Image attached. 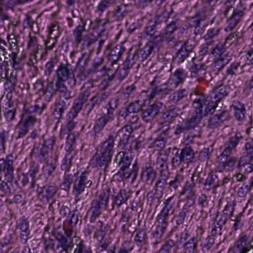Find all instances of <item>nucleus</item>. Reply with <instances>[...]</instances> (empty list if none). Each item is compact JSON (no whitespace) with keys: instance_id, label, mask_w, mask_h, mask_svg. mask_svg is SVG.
<instances>
[{"instance_id":"obj_1","label":"nucleus","mask_w":253,"mask_h":253,"mask_svg":"<svg viewBox=\"0 0 253 253\" xmlns=\"http://www.w3.org/2000/svg\"><path fill=\"white\" fill-rule=\"evenodd\" d=\"M187 77V72L182 68L177 69L171 72L167 81H166L163 75H157L149 83L150 98L168 94L169 91L173 90L182 84Z\"/></svg>"},{"instance_id":"obj_2","label":"nucleus","mask_w":253,"mask_h":253,"mask_svg":"<svg viewBox=\"0 0 253 253\" xmlns=\"http://www.w3.org/2000/svg\"><path fill=\"white\" fill-rule=\"evenodd\" d=\"M193 106L195 109V116H200L201 120L203 116L212 114L217 106L218 101L211 98V95L206 96L203 94L194 92L191 94Z\"/></svg>"},{"instance_id":"obj_3","label":"nucleus","mask_w":253,"mask_h":253,"mask_svg":"<svg viewBox=\"0 0 253 253\" xmlns=\"http://www.w3.org/2000/svg\"><path fill=\"white\" fill-rule=\"evenodd\" d=\"M115 161L118 163L119 166H121L119 173L123 178L128 179L131 177L133 181L135 180L137 176L139 167L135 161L132 165L131 171H128L127 169L132 161V158L128 153L123 151L120 152L117 155Z\"/></svg>"},{"instance_id":"obj_4","label":"nucleus","mask_w":253,"mask_h":253,"mask_svg":"<svg viewBox=\"0 0 253 253\" xmlns=\"http://www.w3.org/2000/svg\"><path fill=\"white\" fill-rule=\"evenodd\" d=\"M219 0H207L202 7L196 11L195 19L194 20L195 28L202 29L206 26L207 19L209 18L212 14L214 6Z\"/></svg>"},{"instance_id":"obj_5","label":"nucleus","mask_w":253,"mask_h":253,"mask_svg":"<svg viewBox=\"0 0 253 253\" xmlns=\"http://www.w3.org/2000/svg\"><path fill=\"white\" fill-rule=\"evenodd\" d=\"M52 234L57 241L55 253H61L65 252L66 253H70L74 248V244L64 229L63 228L54 229Z\"/></svg>"},{"instance_id":"obj_6","label":"nucleus","mask_w":253,"mask_h":253,"mask_svg":"<svg viewBox=\"0 0 253 253\" xmlns=\"http://www.w3.org/2000/svg\"><path fill=\"white\" fill-rule=\"evenodd\" d=\"M56 75L57 79L55 84H64L65 82L68 81V84L71 87L76 85V80L70 64L61 63L56 71Z\"/></svg>"},{"instance_id":"obj_7","label":"nucleus","mask_w":253,"mask_h":253,"mask_svg":"<svg viewBox=\"0 0 253 253\" xmlns=\"http://www.w3.org/2000/svg\"><path fill=\"white\" fill-rule=\"evenodd\" d=\"M177 151L171 160V165L173 167L177 168L183 163L189 164L193 161L195 158L194 150L190 146H186L180 151L174 148Z\"/></svg>"},{"instance_id":"obj_8","label":"nucleus","mask_w":253,"mask_h":253,"mask_svg":"<svg viewBox=\"0 0 253 253\" xmlns=\"http://www.w3.org/2000/svg\"><path fill=\"white\" fill-rule=\"evenodd\" d=\"M92 177L89 173L82 172L75 180L73 185V193L76 197H79L85 189L90 187L92 184Z\"/></svg>"},{"instance_id":"obj_9","label":"nucleus","mask_w":253,"mask_h":253,"mask_svg":"<svg viewBox=\"0 0 253 253\" xmlns=\"http://www.w3.org/2000/svg\"><path fill=\"white\" fill-rule=\"evenodd\" d=\"M246 6L243 2L239 0L236 7L233 10V13L231 17L227 21V26L224 30L226 32H229L233 30L240 21L245 14Z\"/></svg>"},{"instance_id":"obj_10","label":"nucleus","mask_w":253,"mask_h":253,"mask_svg":"<svg viewBox=\"0 0 253 253\" xmlns=\"http://www.w3.org/2000/svg\"><path fill=\"white\" fill-rule=\"evenodd\" d=\"M243 139V137L240 132H236L234 135L230 137L223 145V150L219 156L221 159H227L233 152H236V147Z\"/></svg>"},{"instance_id":"obj_11","label":"nucleus","mask_w":253,"mask_h":253,"mask_svg":"<svg viewBox=\"0 0 253 253\" xmlns=\"http://www.w3.org/2000/svg\"><path fill=\"white\" fill-rule=\"evenodd\" d=\"M118 136V132L113 130L110 132L99 146V153H104L113 156L115 153V142Z\"/></svg>"},{"instance_id":"obj_12","label":"nucleus","mask_w":253,"mask_h":253,"mask_svg":"<svg viewBox=\"0 0 253 253\" xmlns=\"http://www.w3.org/2000/svg\"><path fill=\"white\" fill-rule=\"evenodd\" d=\"M250 238L247 232H242L239 235L233 245L238 253H253V245H251Z\"/></svg>"},{"instance_id":"obj_13","label":"nucleus","mask_w":253,"mask_h":253,"mask_svg":"<svg viewBox=\"0 0 253 253\" xmlns=\"http://www.w3.org/2000/svg\"><path fill=\"white\" fill-rule=\"evenodd\" d=\"M126 11V8L125 5L121 4L117 5L113 10L107 12L104 19L105 22L102 24V26H104L111 23L122 20L125 17Z\"/></svg>"},{"instance_id":"obj_14","label":"nucleus","mask_w":253,"mask_h":253,"mask_svg":"<svg viewBox=\"0 0 253 253\" xmlns=\"http://www.w3.org/2000/svg\"><path fill=\"white\" fill-rule=\"evenodd\" d=\"M200 121V116H195L193 114L189 120H183L182 122L178 123L176 126L174 133L176 135L184 133L194 128Z\"/></svg>"},{"instance_id":"obj_15","label":"nucleus","mask_w":253,"mask_h":253,"mask_svg":"<svg viewBox=\"0 0 253 253\" xmlns=\"http://www.w3.org/2000/svg\"><path fill=\"white\" fill-rule=\"evenodd\" d=\"M13 156L7 155L5 159H0V170L4 173V176L8 181H12L14 178V167Z\"/></svg>"},{"instance_id":"obj_16","label":"nucleus","mask_w":253,"mask_h":253,"mask_svg":"<svg viewBox=\"0 0 253 253\" xmlns=\"http://www.w3.org/2000/svg\"><path fill=\"white\" fill-rule=\"evenodd\" d=\"M125 50V48L121 45H117L111 49L109 54V64L111 67L108 68V70L116 71L119 68L117 62Z\"/></svg>"},{"instance_id":"obj_17","label":"nucleus","mask_w":253,"mask_h":253,"mask_svg":"<svg viewBox=\"0 0 253 253\" xmlns=\"http://www.w3.org/2000/svg\"><path fill=\"white\" fill-rule=\"evenodd\" d=\"M113 156L104 153H96L91 159V162L94 167L106 170L109 168Z\"/></svg>"},{"instance_id":"obj_18","label":"nucleus","mask_w":253,"mask_h":253,"mask_svg":"<svg viewBox=\"0 0 253 253\" xmlns=\"http://www.w3.org/2000/svg\"><path fill=\"white\" fill-rule=\"evenodd\" d=\"M195 46V42L194 41L187 40L177 52V57L178 58V61L182 62L189 56L193 59L195 57V52L193 51Z\"/></svg>"},{"instance_id":"obj_19","label":"nucleus","mask_w":253,"mask_h":253,"mask_svg":"<svg viewBox=\"0 0 253 253\" xmlns=\"http://www.w3.org/2000/svg\"><path fill=\"white\" fill-rule=\"evenodd\" d=\"M163 104L160 102H154L150 105L142 112V118L146 122H149L153 120L157 116L162 108Z\"/></svg>"},{"instance_id":"obj_20","label":"nucleus","mask_w":253,"mask_h":253,"mask_svg":"<svg viewBox=\"0 0 253 253\" xmlns=\"http://www.w3.org/2000/svg\"><path fill=\"white\" fill-rule=\"evenodd\" d=\"M58 190V187L55 183H50L44 186L39 193V197L44 204H47L53 198Z\"/></svg>"},{"instance_id":"obj_21","label":"nucleus","mask_w":253,"mask_h":253,"mask_svg":"<svg viewBox=\"0 0 253 253\" xmlns=\"http://www.w3.org/2000/svg\"><path fill=\"white\" fill-rule=\"evenodd\" d=\"M228 113L222 111L211 117L208 120V127L214 129L220 126L224 121L228 118Z\"/></svg>"},{"instance_id":"obj_22","label":"nucleus","mask_w":253,"mask_h":253,"mask_svg":"<svg viewBox=\"0 0 253 253\" xmlns=\"http://www.w3.org/2000/svg\"><path fill=\"white\" fill-rule=\"evenodd\" d=\"M31 154L34 155L35 158L41 163L47 161L49 158H52L55 155L52 154V151H50L49 148L42 145L41 147L34 148Z\"/></svg>"},{"instance_id":"obj_23","label":"nucleus","mask_w":253,"mask_h":253,"mask_svg":"<svg viewBox=\"0 0 253 253\" xmlns=\"http://www.w3.org/2000/svg\"><path fill=\"white\" fill-rule=\"evenodd\" d=\"M81 21L82 25H79L77 26L73 31L74 42L77 45H79L81 43V41L84 38V35H83V33L85 30L87 22L88 21L89 22V28H91V24H93V22L90 18L85 19L81 17Z\"/></svg>"},{"instance_id":"obj_24","label":"nucleus","mask_w":253,"mask_h":253,"mask_svg":"<svg viewBox=\"0 0 253 253\" xmlns=\"http://www.w3.org/2000/svg\"><path fill=\"white\" fill-rule=\"evenodd\" d=\"M190 72L192 78H197L199 80L210 79V73L207 71L204 64H194L191 66Z\"/></svg>"},{"instance_id":"obj_25","label":"nucleus","mask_w":253,"mask_h":253,"mask_svg":"<svg viewBox=\"0 0 253 253\" xmlns=\"http://www.w3.org/2000/svg\"><path fill=\"white\" fill-rule=\"evenodd\" d=\"M253 160L247 158V156L239 158L236 165L237 168L246 175L253 173Z\"/></svg>"},{"instance_id":"obj_26","label":"nucleus","mask_w":253,"mask_h":253,"mask_svg":"<svg viewBox=\"0 0 253 253\" xmlns=\"http://www.w3.org/2000/svg\"><path fill=\"white\" fill-rule=\"evenodd\" d=\"M229 90L228 86L220 84L217 87H214L211 92L210 95H211V98L219 102L228 94Z\"/></svg>"},{"instance_id":"obj_27","label":"nucleus","mask_w":253,"mask_h":253,"mask_svg":"<svg viewBox=\"0 0 253 253\" xmlns=\"http://www.w3.org/2000/svg\"><path fill=\"white\" fill-rule=\"evenodd\" d=\"M153 50V44L148 43L143 47L136 50L134 53L140 63L147 59Z\"/></svg>"},{"instance_id":"obj_28","label":"nucleus","mask_w":253,"mask_h":253,"mask_svg":"<svg viewBox=\"0 0 253 253\" xmlns=\"http://www.w3.org/2000/svg\"><path fill=\"white\" fill-rule=\"evenodd\" d=\"M116 4V0H100L95 7L94 13L96 16L103 17L105 10Z\"/></svg>"},{"instance_id":"obj_29","label":"nucleus","mask_w":253,"mask_h":253,"mask_svg":"<svg viewBox=\"0 0 253 253\" xmlns=\"http://www.w3.org/2000/svg\"><path fill=\"white\" fill-rule=\"evenodd\" d=\"M130 197V193L125 189H121L119 192L114 197L112 204L113 208L115 206L119 208L124 203H126Z\"/></svg>"},{"instance_id":"obj_30","label":"nucleus","mask_w":253,"mask_h":253,"mask_svg":"<svg viewBox=\"0 0 253 253\" xmlns=\"http://www.w3.org/2000/svg\"><path fill=\"white\" fill-rule=\"evenodd\" d=\"M0 81L5 80L4 83V87L5 89L9 90L10 91L13 90L17 83V71L12 70L9 76L7 74L6 77L4 79H1L0 78Z\"/></svg>"},{"instance_id":"obj_31","label":"nucleus","mask_w":253,"mask_h":253,"mask_svg":"<svg viewBox=\"0 0 253 253\" xmlns=\"http://www.w3.org/2000/svg\"><path fill=\"white\" fill-rule=\"evenodd\" d=\"M38 121L35 114L24 110L20 122L29 128L33 127Z\"/></svg>"},{"instance_id":"obj_32","label":"nucleus","mask_w":253,"mask_h":253,"mask_svg":"<svg viewBox=\"0 0 253 253\" xmlns=\"http://www.w3.org/2000/svg\"><path fill=\"white\" fill-rule=\"evenodd\" d=\"M156 175L157 172L154 170L150 164H146L142 169L141 176L143 178H145L146 182L152 183Z\"/></svg>"},{"instance_id":"obj_33","label":"nucleus","mask_w":253,"mask_h":253,"mask_svg":"<svg viewBox=\"0 0 253 253\" xmlns=\"http://www.w3.org/2000/svg\"><path fill=\"white\" fill-rule=\"evenodd\" d=\"M226 218L216 215L215 221L212 224L211 234L213 236L221 235L222 226L226 223Z\"/></svg>"},{"instance_id":"obj_34","label":"nucleus","mask_w":253,"mask_h":253,"mask_svg":"<svg viewBox=\"0 0 253 253\" xmlns=\"http://www.w3.org/2000/svg\"><path fill=\"white\" fill-rule=\"evenodd\" d=\"M187 94L188 91L186 89H179L169 96V101L171 104H178Z\"/></svg>"},{"instance_id":"obj_35","label":"nucleus","mask_w":253,"mask_h":253,"mask_svg":"<svg viewBox=\"0 0 253 253\" xmlns=\"http://www.w3.org/2000/svg\"><path fill=\"white\" fill-rule=\"evenodd\" d=\"M204 188L209 191L219 186L217 175L215 173L210 172L204 183Z\"/></svg>"},{"instance_id":"obj_36","label":"nucleus","mask_w":253,"mask_h":253,"mask_svg":"<svg viewBox=\"0 0 253 253\" xmlns=\"http://www.w3.org/2000/svg\"><path fill=\"white\" fill-rule=\"evenodd\" d=\"M110 195V189L106 188L103 189L96 197L95 200H93L96 203L101 205L102 207L107 208Z\"/></svg>"},{"instance_id":"obj_37","label":"nucleus","mask_w":253,"mask_h":253,"mask_svg":"<svg viewBox=\"0 0 253 253\" xmlns=\"http://www.w3.org/2000/svg\"><path fill=\"white\" fill-rule=\"evenodd\" d=\"M84 103V101L79 97L76 99L74 100L71 110L68 113L69 118L73 119L76 117L78 113L82 110Z\"/></svg>"},{"instance_id":"obj_38","label":"nucleus","mask_w":253,"mask_h":253,"mask_svg":"<svg viewBox=\"0 0 253 253\" xmlns=\"http://www.w3.org/2000/svg\"><path fill=\"white\" fill-rule=\"evenodd\" d=\"M245 64H241L240 62H234L232 63L226 70L228 75H239L244 72Z\"/></svg>"},{"instance_id":"obj_39","label":"nucleus","mask_w":253,"mask_h":253,"mask_svg":"<svg viewBox=\"0 0 253 253\" xmlns=\"http://www.w3.org/2000/svg\"><path fill=\"white\" fill-rule=\"evenodd\" d=\"M106 209L105 207H102L99 204L93 201L91 203L90 208V211L91 214L90 217V221L91 222H93L96 218L98 217L101 213L102 210H104Z\"/></svg>"},{"instance_id":"obj_40","label":"nucleus","mask_w":253,"mask_h":253,"mask_svg":"<svg viewBox=\"0 0 253 253\" xmlns=\"http://www.w3.org/2000/svg\"><path fill=\"white\" fill-rule=\"evenodd\" d=\"M222 28L219 26L211 27L207 31L204 36V39L206 41H212L214 40L220 35Z\"/></svg>"},{"instance_id":"obj_41","label":"nucleus","mask_w":253,"mask_h":253,"mask_svg":"<svg viewBox=\"0 0 253 253\" xmlns=\"http://www.w3.org/2000/svg\"><path fill=\"white\" fill-rule=\"evenodd\" d=\"M179 25L178 22L177 20H173L168 24L165 29L164 33L169 40H172V43L175 44V38L172 36V33L177 29Z\"/></svg>"},{"instance_id":"obj_42","label":"nucleus","mask_w":253,"mask_h":253,"mask_svg":"<svg viewBox=\"0 0 253 253\" xmlns=\"http://www.w3.org/2000/svg\"><path fill=\"white\" fill-rule=\"evenodd\" d=\"M67 109L66 103L64 100L59 101L56 104L55 109L52 113V116L55 119L59 120L65 111Z\"/></svg>"},{"instance_id":"obj_43","label":"nucleus","mask_w":253,"mask_h":253,"mask_svg":"<svg viewBox=\"0 0 253 253\" xmlns=\"http://www.w3.org/2000/svg\"><path fill=\"white\" fill-rule=\"evenodd\" d=\"M168 224V222H162L158 220L156 228L152 233V236L157 239H162V236L166 230Z\"/></svg>"},{"instance_id":"obj_44","label":"nucleus","mask_w":253,"mask_h":253,"mask_svg":"<svg viewBox=\"0 0 253 253\" xmlns=\"http://www.w3.org/2000/svg\"><path fill=\"white\" fill-rule=\"evenodd\" d=\"M200 239L193 237L184 244V253H194L197 248L198 242Z\"/></svg>"},{"instance_id":"obj_45","label":"nucleus","mask_w":253,"mask_h":253,"mask_svg":"<svg viewBox=\"0 0 253 253\" xmlns=\"http://www.w3.org/2000/svg\"><path fill=\"white\" fill-rule=\"evenodd\" d=\"M238 159L235 156L229 157L228 159L221 164L223 170L227 172L232 171L236 167V164H237Z\"/></svg>"},{"instance_id":"obj_46","label":"nucleus","mask_w":253,"mask_h":253,"mask_svg":"<svg viewBox=\"0 0 253 253\" xmlns=\"http://www.w3.org/2000/svg\"><path fill=\"white\" fill-rule=\"evenodd\" d=\"M41 46L38 44V41L36 36H29L27 48L31 52V54H37L39 53V50Z\"/></svg>"},{"instance_id":"obj_47","label":"nucleus","mask_w":253,"mask_h":253,"mask_svg":"<svg viewBox=\"0 0 253 253\" xmlns=\"http://www.w3.org/2000/svg\"><path fill=\"white\" fill-rule=\"evenodd\" d=\"M240 38L239 32L236 31L229 34L226 38L224 43L227 47L231 45L236 46L238 44Z\"/></svg>"},{"instance_id":"obj_48","label":"nucleus","mask_w":253,"mask_h":253,"mask_svg":"<svg viewBox=\"0 0 253 253\" xmlns=\"http://www.w3.org/2000/svg\"><path fill=\"white\" fill-rule=\"evenodd\" d=\"M56 90L60 93V96L66 100H68L73 97L71 92L68 90L64 84H55Z\"/></svg>"},{"instance_id":"obj_49","label":"nucleus","mask_w":253,"mask_h":253,"mask_svg":"<svg viewBox=\"0 0 253 253\" xmlns=\"http://www.w3.org/2000/svg\"><path fill=\"white\" fill-rule=\"evenodd\" d=\"M168 157L166 154H160L154 165L156 169L159 170L163 169H168Z\"/></svg>"},{"instance_id":"obj_50","label":"nucleus","mask_w":253,"mask_h":253,"mask_svg":"<svg viewBox=\"0 0 253 253\" xmlns=\"http://www.w3.org/2000/svg\"><path fill=\"white\" fill-rule=\"evenodd\" d=\"M168 15L169 12L167 11L157 14L153 18L150 20V24H153L155 27H157L163 23L167 21Z\"/></svg>"},{"instance_id":"obj_51","label":"nucleus","mask_w":253,"mask_h":253,"mask_svg":"<svg viewBox=\"0 0 253 253\" xmlns=\"http://www.w3.org/2000/svg\"><path fill=\"white\" fill-rule=\"evenodd\" d=\"M74 156L71 151H68L65 155L64 159L62 160L61 165L62 170L70 171V168L72 165V161Z\"/></svg>"},{"instance_id":"obj_52","label":"nucleus","mask_w":253,"mask_h":253,"mask_svg":"<svg viewBox=\"0 0 253 253\" xmlns=\"http://www.w3.org/2000/svg\"><path fill=\"white\" fill-rule=\"evenodd\" d=\"M180 113L181 111L179 108L174 107L167 110L164 113V118L167 122H172Z\"/></svg>"},{"instance_id":"obj_53","label":"nucleus","mask_w":253,"mask_h":253,"mask_svg":"<svg viewBox=\"0 0 253 253\" xmlns=\"http://www.w3.org/2000/svg\"><path fill=\"white\" fill-rule=\"evenodd\" d=\"M7 40L9 44V50L11 51L15 52H19V46L18 45V42L15 36V35H7Z\"/></svg>"},{"instance_id":"obj_54","label":"nucleus","mask_w":253,"mask_h":253,"mask_svg":"<svg viewBox=\"0 0 253 253\" xmlns=\"http://www.w3.org/2000/svg\"><path fill=\"white\" fill-rule=\"evenodd\" d=\"M105 126L106 125L99 118L96 120L93 128V132L95 138L102 137L103 135L102 131Z\"/></svg>"},{"instance_id":"obj_55","label":"nucleus","mask_w":253,"mask_h":253,"mask_svg":"<svg viewBox=\"0 0 253 253\" xmlns=\"http://www.w3.org/2000/svg\"><path fill=\"white\" fill-rule=\"evenodd\" d=\"M137 64V67H138L140 65V63L137 59L136 56H135V54L133 53V54H129L126 60H125L123 66L126 68V69H130L135 65Z\"/></svg>"},{"instance_id":"obj_56","label":"nucleus","mask_w":253,"mask_h":253,"mask_svg":"<svg viewBox=\"0 0 253 253\" xmlns=\"http://www.w3.org/2000/svg\"><path fill=\"white\" fill-rule=\"evenodd\" d=\"M135 128H136V126H131L126 124L122 127L119 130L116 131L117 132H118V134L119 133H122L124 136L123 140L122 139H120V143H121L122 141H124L125 139L127 140L130 134Z\"/></svg>"},{"instance_id":"obj_57","label":"nucleus","mask_w":253,"mask_h":253,"mask_svg":"<svg viewBox=\"0 0 253 253\" xmlns=\"http://www.w3.org/2000/svg\"><path fill=\"white\" fill-rule=\"evenodd\" d=\"M147 236L146 231L140 230L136 234L134 237V242L138 246L141 247L147 243Z\"/></svg>"},{"instance_id":"obj_58","label":"nucleus","mask_w":253,"mask_h":253,"mask_svg":"<svg viewBox=\"0 0 253 253\" xmlns=\"http://www.w3.org/2000/svg\"><path fill=\"white\" fill-rule=\"evenodd\" d=\"M57 156L54 155V157L49 158L48 160L44 162L46 163L44 167L45 170L47 171V173L49 175L51 174L55 170L57 166Z\"/></svg>"},{"instance_id":"obj_59","label":"nucleus","mask_w":253,"mask_h":253,"mask_svg":"<svg viewBox=\"0 0 253 253\" xmlns=\"http://www.w3.org/2000/svg\"><path fill=\"white\" fill-rule=\"evenodd\" d=\"M252 187H253V175L250 178L248 184H244L238 189V195L240 197H245Z\"/></svg>"},{"instance_id":"obj_60","label":"nucleus","mask_w":253,"mask_h":253,"mask_svg":"<svg viewBox=\"0 0 253 253\" xmlns=\"http://www.w3.org/2000/svg\"><path fill=\"white\" fill-rule=\"evenodd\" d=\"M130 115L129 112L126 107L121 108L118 112L117 116L118 124L117 126H119L121 123H124L127 121L128 118Z\"/></svg>"},{"instance_id":"obj_61","label":"nucleus","mask_w":253,"mask_h":253,"mask_svg":"<svg viewBox=\"0 0 253 253\" xmlns=\"http://www.w3.org/2000/svg\"><path fill=\"white\" fill-rule=\"evenodd\" d=\"M233 108L235 118L239 121H243L245 118L246 114V109L244 105L239 104L238 106L234 105Z\"/></svg>"},{"instance_id":"obj_62","label":"nucleus","mask_w":253,"mask_h":253,"mask_svg":"<svg viewBox=\"0 0 253 253\" xmlns=\"http://www.w3.org/2000/svg\"><path fill=\"white\" fill-rule=\"evenodd\" d=\"M184 177L182 175L178 173L176 174L174 179L171 180L169 183V189L171 190L175 191L181 185L183 182Z\"/></svg>"},{"instance_id":"obj_63","label":"nucleus","mask_w":253,"mask_h":253,"mask_svg":"<svg viewBox=\"0 0 253 253\" xmlns=\"http://www.w3.org/2000/svg\"><path fill=\"white\" fill-rule=\"evenodd\" d=\"M227 47L224 42H219L214 47L211 48V53L214 56H224L223 54Z\"/></svg>"},{"instance_id":"obj_64","label":"nucleus","mask_w":253,"mask_h":253,"mask_svg":"<svg viewBox=\"0 0 253 253\" xmlns=\"http://www.w3.org/2000/svg\"><path fill=\"white\" fill-rule=\"evenodd\" d=\"M74 253H92V251L90 247L86 246L84 241L79 240L78 243L76 244Z\"/></svg>"}]
</instances>
